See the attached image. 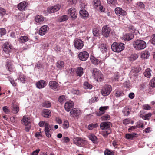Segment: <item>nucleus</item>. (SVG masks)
<instances>
[{
	"label": "nucleus",
	"mask_w": 155,
	"mask_h": 155,
	"mask_svg": "<svg viewBox=\"0 0 155 155\" xmlns=\"http://www.w3.org/2000/svg\"><path fill=\"white\" fill-rule=\"evenodd\" d=\"M141 57L142 59H146L149 58L150 53L148 51L145 50L141 53Z\"/></svg>",
	"instance_id": "nucleus-23"
},
{
	"label": "nucleus",
	"mask_w": 155,
	"mask_h": 155,
	"mask_svg": "<svg viewBox=\"0 0 155 155\" xmlns=\"http://www.w3.org/2000/svg\"><path fill=\"white\" fill-rule=\"evenodd\" d=\"M137 135L136 133H132L130 134H127L126 135V137L127 139L132 140L134 137H137Z\"/></svg>",
	"instance_id": "nucleus-34"
},
{
	"label": "nucleus",
	"mask_w": 155,
	"mask_h": 155,
	"mask_svg": "<svg viewBox=\"0 0 155 155\" xmlns=\"http://www.w3.org/2000/svg\"><path fill=\"white\" fill-rule=\"evenodd\" d=\"M150 85L152 87H155V78H153L151 80L150 83Z\"/></svg>",
	"instance_id": "nucleus-58"
},
{
	"label": "nucleus",
	"mask_w": 155,
	"mask_h": 155,
	"mask_svg": "<svg viewBox=\"0 0 155 155\" xmlns=\"http://www.w3.org/2000/svg\"><path fill=\"white\" fill-rule=\"evenodd\" d=\"M152 71L150 68L147 69L144 72V76L147 78H150L151 76Z\"/></svg>",
	"instance_id": "nucleus-28"
},
{
	"label": "nucleus",
	"mask_w": 155,
	"mask_h": 155,
	"mask_svg": "<svg viewBox=\"0 0 155 155\" xmlns=\"http://www.w3.org/2000/svg\"><path fill=\"white\" fill-rule=\"evenodd\" d=\"M105 59V58H104L100 60L94 57H93L91 58V60L92 63L94 65H98L100 64L104 63Z\"/></svg>",
	"instance_id": "nucleus-14"
},
{
	"label": "nucleus",
	"mask_w": 155,
	"mask_h": 155,
	"mask_svg": "<svg viewBox=\"0 0 155 155\" xmlns=\"http://www.w3.org/2000/svg\"><path fill=\"white\" fill-rule=\"evenodd\" d=\"M40 151V149H37L35 150L30 155H38V153Z\"/></svg>",
	"instance_id": "nucleus-63"
},
{
	"label": "nucleus",
	"mask_w": 155,
	"mask_h": 155,
	"mask_svg": "<svg viewBox=\"0 0 155 155\" xmlns=\"http://www.w3.org/2000/svg\"><path fill=\"white\" fill-rule=\"evenodd\" d=\"M134 37V35L130 33L124 34L123 37V39L125 41H129L132 39Z\"/></svg>",
	"instance_id": "nucleus-26"
},
{
	"label": "nucleus",
	"mask_w": 155,
	"mask_h": 155,
	"mask_svg": "<svg viewBox=\"0 0 155 155\" xmlns=\"http://www.w3.org/2000/svg\"><path fill=\"white\" fill-rule=\"evenodd\" d=\"M18 79L22 83H25L26 81V77L23 74H21L18 76Z\"/></svg>",
	"instance_id": "nucleus-37"
},
{
	"label": "nucleus",
	"mask_w": 155,
	"mask_h": 155,
	"mask_svg": "<svg viewBox=\"0 0 155 155\" xmlns=\"http://www.w3.org/2000/svg\"><path fill=\"white\" fill-rule=\"evenodd\" d=\"M42 106L43 107L48 108L50 107L51 106V103L48 101H45L42 103Z\"/></svg>",
	"instance_id": "nucleus-38"
},
{
	"label": "nucleus",
	"mask_w": 155,
	"mask_h": 155,
	"mask_svg": "<svg viewBox=\"0 0 155 155\" xmlns=\"http://www.w3.org/2000/svg\"><path fill=\"white\" fill-rule=\"evenodd\" d=\"M111 30L108 25H104L102 28V34L104 37L107 38L109 36Z\"/></svg>",
	"instance_id": "nucleus-5"
},
{
	"label": "nucleus",
	"mask_w": 155,
	"mask_h": 155,
	"mask_svg": "<svg viewBox=\"0 0 155 155\" xmlns=\"http://www.w3.org/2000/svg\"><path fill=\"white\" fill-rule=\"evenodd\" d=\"M143 109L147 110H150L151 108V107L148 104L143 105Z\"/></svg>",
	"instance_id": "nucleus-60"
},
{
	"label": "nucleus",
	"mask_w": 155,
	"mask_h": 155,
	"mask_svg": "<svg viewBox=\"0 0 155 155\" xmlns=\"http://www.w3.org/2000/svg\"><path fill=\"white\" fill-rule=\"evenodd\" d=\"M49 85L50 87L52 89H56L58 86V83L54 81H51L49 82Z\"/></svg>",
	"instance_id": "nucleus-27"
},
{
	"label": "nucleus",
	"mask_w": 155,
	"mask_h": 155,
	"mask_svg": "<svg viewBox=\"0 0 155 155\" xmlns=\"http://www.w3.org/2000/svg\"><path fill=\"white\" fill-rule=\"evenodd\" d=\"M77 0H67L68 5H74L76 3Z\"/></svg>",
	"instance_id": "nucleus-56"
},
{
	"label": "nucleus",
	"mask_w": 155,
	"mask_h": 155,
	"mask_svg": "<svg viewBox=\"0 0 155 155\" xmlns=\"http://www.w3.org/2000/svg\"><path fill=\"white\" fill-rule=\"evenodd\" d=\"M76 72L77 76L81 77L84 73L83 68L81 67L78 68L76 70Z\"/></svg>",
	"instance_id": "nucleus-29"
},
{
	"label": "nucleus",
	"mask_w": 155,
	"mask_h": 155,
	"mask_svg": "<svg viewBox=\"0 0 155 155\" xmlns=\"http://www.w3.org/2000/svg\"><path fill=\"white\" fill-rule=\"evenodd\" d=\"M112 125L111 123L109 122H105L101 123L100 125L101 129H106L110 128Z\"/></svg>",
	"instance_id": "nucleus-17"
},
{
	"label": "nucleus",
	"mask_w": 155,
	"mask_h": 155,
	"mask_svg": "<svg viewBox=\"0 0 155 155\" xmlns=\"http://www.w3.org/2000/svg\"><path fill=\"white\" fill-rule=\"evenodd\" d=\"M35 21L37 23L41 24L44 21V19L41 15H38L35 17Z\"/></svg>",
	"instance_id": "nucleus-31"
},
{
	"label": "nucleus",
	"mask_w": 155,
	"mask_h": 155,
	"mask_svg": "<svg viewBox=\"0 0 155 155\" xmlns=\"http://www.w3.org/2000/svg\"><path fill=\"white\" fill-rule=\"evenodd\" d=\"M68 14L74 19L76 18L77 16L75 9L73 8H71L68 10Z\"/></svg>",
	"instance_id": "nucleus-15"
},
{
	"label": "nucleus",
	"mask_w": 155,
	"mask_h": 155,
	"mask_svg": "<svg viewBox=\"0 0 155 155\" xmlns=\"http://www.w3.org/2000/svg\"><path fill=\"white\" fill-rule=\"evenodd\" d=\"M42 116L45 118H49L51 116V113L48 109H44L42 112Z\"/></svg>",
	"instance_id": "nucleus-24"
},
{
	"label": "nucleus",
	"mask_w": 155,
	"mask_h": 155,
	"mask_svg": "<svg viewBox=\"0 0 155 155\" xmlns=\"http://www.w3.org/2000/svg\"><path fill=\"white\" fill-rule=\"evenodd\" d=\"M152 114L151 113H149L146 114L145 115H143L141 116V117L143 119L147 120L149 119V118L151 116Z\"/></svg>",
	"instance_id": "nucleus-45"
},
{
	"label": "nucleus",
	"mask_w": 155,
	"mask_h": 155,
	"mask_svg": "<svg viewBox=\"0 0 155 155\" xmlns=\"http://www.w3.org/2000/svg\"><path fill=\"white\" fill-rule=\"evenodd\" d=\"M3 111L6 114H8L10 112L9 110L8 109V107L5 106L3 107Z\"/></svg>",
	"instance_id": "nucleus-61"
},
{
	"label": "nucleus",
	"mask_w": 155,
	"mask_h": 155,
	"mask_svg": "<svg viewBox=\"0 0 155 155\" xmlns=\"http://www.w3.org/2000/svg\"><path fill=\"white\" fill-rule=\"evenodd\" d=\"M61 7L60 5L59 4L51 7L48 9V11L49 13H53L58 11Z\"/></svg>",
	"instance_id": "nucleus-16"
},
{
	"label": "nucleus",
	"mask_w": 155,
	"mask_h": 155,
	"mask_svg": "<svg viewBox=\"0 0 155 155\" xmlns=\"http://www.w3.org/2000/svg\"><path fill=\"white\" fill-rule=\"evenodd\" d=\"M80 114V110L77 108L73 109L70 112V116L74 118H78Z\"/></svg>",
	"instance_id": "nucleus-8"
},
{
	"label": "nucleus",
	"mask_w": 155,
	"mask_h": 155,
	"mask_svg": "<svg viewBox=\"0 0 155 155\" xmlns=\"http://www.w3.org/2000/svg\"><path fill=\"white\" fill-rule=\"evenodd\" d=\"M98 101V98L95 97H92L91 99L89 100V102L90 104H91L93 102H94L97 101Z\"/></svg>",
	"instance_id": "nucleus-59"
},
{
	"label": "nucleus",
	"mask_w": 155,
	"mask_h": 155,
	"mask_svg": "<svg viewBox=\"0 0 155 155\" xmlns=\"http://www.w3.org/2000/svg\"><path fill=\"white\" fill-rule=\"evenodd\" d=\"M6 67L8 69L10 72H12L13 71V64L12 61H7Z\"/></svg>",
	"instance_id": "nucleus-30"
},
{
	"label": "nucleus",
	"mask_w": 155,
	"mask_h": 155,
	"mask_svg": "<svg viewBox=\"0 0 155 155\" xmlns=\"http://www.w3.org/2000/svg\"><path fill=\"white\" fill-rule=\"evenodd\" d=\"M21 122V123L26 126L30 125L31 120L30 118L26 116L23 117Z\"/></svg>",
	"instance_id": "nucleus-19"
},
{
	"label": "nucleus",
	"mask_w": 155,
	"mask_h": 155,
	"mask_svg": "<svg viewBox=\"0 0 155 155\" xmlns=\"http://www.w3.org/2000/svg\"><path fill=\"white\" fill-rule=\"evenodd\" d=\"M53 128V125H50L49 124L46 122L45 124L44 131L46 136L48 137H50L51 136V130Z\"/></svg>",
	"instance_id": "nucleus-7"
},
{
	"label": "nucleus",
	"mask_w": 155,
	"mask_h": 155,
	"mask_svg": "<svg viewBox=\"0 0 155 155\" xmlns=\"http://www.w3.org/2000/svg\"><path fill=\"white\" fill-rule=\"evenodd\" d=\"M74 143L77 146L80 147L83 146L86 143V141L83 139L79 137H74L73 139Z\"/></svg>",
	"instance_id": "nucleus-4"
},
{
	"label": "nucleus",
	"mask_w": 155,
	"mask_h": 155,
	"mask_svg": "<svg viewBox=\"0 0 155 155\" xmlns=\"http://www.w3.org/2000/svg\"><path fill=\"white\" fill-rule=\"evenodd\" d=\"M48 30V27L47 25L42 26L40 28L39 34L40 35H43L45 34Z\"/></svg>",
	"instance_id": "nucleus-18"
},
{
	"label": "nucleus",
	"mask_w": 155,
	"mask_h": 155,
	"mask_svg": "<svg viewBox=\"0 0 155 155\" xmlns=\"http://www.w3.org/2000/svg\"><path fill=\"white\" fill-rule=\"evenodd\" d=\"M6 33V29L3 28H0V35L1 36L5 35Z\"/></svg>",
	"instance_id": "nucleus-55"
},
{
	"label": "nucleus",
	"mask_w": 155,
	"mask_h": 155,
	"mask_svg": "<svg viewBox=\"0 0 155 155\" xmlns=\"http://www.w3.org/2000/svg\"><path fill=\"white\" fill-rule=\"evenodd\" d=\"M70 140V139L68 137H64L62 138L61 141L63 143H67L69 142Z\"/></svg>",
	"instance_id": "nucleus-54"
},
{
	"label": "nucleus",
	"mask_w": 155,
	"mask_h": 155,
	"mask_svg": "<svg viewBox=\"0 0 155 155\" xmlns=\"http://www.w3.org/2000/svg\"><path fill=\"white\" fill-rule=\"evenodd\" d=\"M65 97L64 95H62L60 96L59 98V101L60 103L62 102L64 100Z\"/></svg>",
	"instance_id": "nucleus-62"
},
{
	"label": "nucleus",
	"mask_w": 155,
	"mask_h": 155,
	"mask_svg": "<svg viewBox=\"0 0 155 155\" xmlns=\"http://www.w3.org/2000/svg\"><path fill=\"white\" fill-rule=\"evenodd\" d=\"M124 45L122 43L114 42L111 45V48L113 51L119 52L124 48Z\"/></svg>",
	"instance_id": "nucleus-2"
},
{
	"label": "nucleus",
	"mask_w": 155,
	"mask_h": 155,
	"mask_svg": "<svg viewBox=\"0 0 155 155\" xmlns=\"http://www.w3.org/2000/svg\"><path fill=\"white\" fill-rule=\"evenodd\" d=\"M111 133V131L109 130L107 131L104 130L102 133V135L104 137H106Z\"/></svg>",
	"instance_id": "nucleus-50"
},
{
	"label": "nucleus",
	"mask_w": 155,
	"mask_h": 155,
	"mask_svg": "<svg viewBox=\"0 0 155 155\" xmlns=\"http://www.w3.org/2000/svg\"><path fill=\"white\" fill-rule=\"evenodd\" d=\"M5 15H7L6 13V11L5 9L0 7V15L3 16Z\"/></svg>",
	"instance_id": "nucleus-48"
},
{
	"label": "nucleus",
	"mask_w": 155,
	"mask_h": 155,
	"mask_svg": "<svg viewBox=\"0 0 155 155\" xmlns=\"http://www.w3.org/2000/svg\"><path fill=\"white\" fill-rule=\"evenodd\" d=\"M111 91V86L110 85H107L102 89L101 91V94L103 96H106L110 94Z\"/></svg>",
	"instance_id": "nucleus-6"
},
{
	"label": "nucleus",
	"mask_w": 155,
	"mask_h": 155,
	"mask_svg": "<svg viewBox=\"0 0 155 155\" xmlns=\"http://www.w3.org/2000/svg\"><path fill=\"white\" fill-rule=\"evenodd\" d=\"M64 62L62 61H59L56 63L57 67L60 69H61L64 67Z\"/></svg>",
	"instance_id": "nucleus-35"
},
{
	"label": "nucleus",
	"mask_w": 155,
	"mask_h": 155,
	"mask_svg": "<svg viewBox=\"0 0 155 155\" xmlns=\"http://www.w3.org/2000/svg\"><path fill=\"white\" fill-rule=\"evenodd\" d=\"M89 56V54L86 51L80 52L78 55L79 59L82 61L86 60L88 58Z\"/></svg>",
	"instance_id": "nucleus-12"
},
{
	"label": "nucleus",
	"mask_w": 155,
	"mask_h": 155,
	"mask_svg": "<svg viewBox=\"0 0 155 155\" xmlns=\"http://www.w3.org/2000/svg\"><path fill=\"white\" fill-rule=\"evenodd\" d=\"M74 103L71 101H69L65 103L64 107L65 110L67 112L71 111L73 109Z\"/></svg>",
	"instance_id": "nucleus-10"
},
{
	"label": "nucleus",
	"mask_w": 155,
	"mask_h": 155,
	"mask_svg": "<svg viewBox=\"0 0 155 155\" xmlns=\"http://www.w3.org/2000/svg\"><path fill=\"white\" fill-rule=\"evenodd\" d=\"M117 0H107V2L110 5H114L117 4Z\"/></svg>",
	"instance_id": "nucleus-53"
},
{
	"label": "nucleus",
	"mask_w": 155,
	"mask_h": 155,
	"mask_svg": "<svg viewBox=\"0 0 155 155\" xmlns=\"http://www.w3.org/2000/svg\"><path fill=\"white\" fill-rule=\"evenodd\" d=\"M69 127V124L67 120L64 121L63 124V127L64 129H67Z\"/></svg>",
	"instance_id": "nucleus-51"
},
{
	"label": "nucleus",
	"mask_w": 155,
	"mask_h": 155,
	"mask_svg": "<svg viewBox=\"0 0 155 155\" xmlns=\"http://www.w3.org/2000/svg\"><path fill=\"white\" fill-rule=\"evenodd\" d=\"M12 111L14 113H17L19 111V107L16 105L14 104L13 106Z\"/></svg>",
	"instance_id": "nucleus-41"
},
{
	"label": "nucleus",
	"mask_w": 155,
	"mask_h": 155,
	"mask_svg": "<svg viewBox=\"0 0 155 155\" xmlns=\"http://www.w3.org/2000/svg\"><path fill=\"white\" fill-rule=\"evenodd\" d=\"M124 94L122 91H116L115 93V95L117 97H119L123 96Z\"/></svg>",
	"instance_id": "nucleus-49"
},
{
	"label": "nucleus",
	"mask_w": 155,
	"mask_h": 155,
	"mask_svg": "<svg viewBox=\"0 0 155 155\" xmlns=\"http://www.w3.org/2000/svg\"><path fill=\"white\" fill-rule=\"evenodd\" d=\"M138 55L136 54H134L131 55L129 58V59L130 61H132L137 59L138 58Z\"/></svg>",
	"instance_id": "nucleus-47"
},
{
	"label": "nucleus",
	"mask_w": 155,
	"mask_h": 155,
	"mask_svg": "<svg viewBox=\"0 0 155 155\" xmlns=\"http://www.w3.org/2000/svg\"><path fill=\"white\" fill-rule=\"evenodd\" d=\"M93 5L94 7L96 8L101 5V3L99 0H93Z\"/></svg>",
	"instance_id": "nucleus-40"
},
{
	"label": "nucleus",
	"mask_w": 155,
	"mask_h": 155,
	"mask_svg": "<svg viewBox=\"0 0 155 155\" xmlns=\"http://www.w3.org/2000/svg\"><path fill=\"white\" fill-rule=\"evenodd\" d=\"M101 51L102 53H104L106 51L107 49V48L105 45L104 44L101 45Z\"/></svg>",
	"instance_id": "nucleus-57"
},
{
	"label": "nucleus",
	"mask_w": 155,
	"mask_h": 155,
	"mask_svg": "<svg viewBox=\"0 0 155 155\" xmlns=\"http://www.w3.org/2000/svg\"><path fill=\"white\" fill-rule=\"evenodd\" d=\"M131 110L130 109L127 107H126L123 109L122 111L124 116H127L130 114Z\"/></svg>",
	"instance_id": "nucleus-32"
},
{
	"label": "nucleus",
	"mask_w": 155,
	"mask_h": 155,
	"mask_svg": "<svg viewBox=\"0 0 155 155\" xmlns=\"http://www.w3.org/2000/svg\"><path fill=\"white\" fill-rule=\"evenodd\" d=\"M79 14L81 17L84 19L86 18L89 15L88 12L84 9L80 10Z\"/></svg>",
	"instance_id": "nucleus-25"
},
{
	"label": "nucleus",
	"mask_w": 155,
	"mask_h": 155,
	"mask_svg": "<svg viewBox=\"0 0 155 155\" xmlns=\"http://www.w3.org/2000/svg\"><path fill=\"white\" fill-rule=\"evenodd\" d=\"M89 139L94 143H96L97 142V138L96 136L94 134H91L88 136Z\"/></svg>",
	"instance_id": "nucleus-36"
},
{
	"label": "nucleus",
	"mask_w": 155,
	"mask_h": 155,
	"mask_svg": "<svg viewBox=\"0 0 155 155\" xmlns=\"http://www.w3.org/2000/svg\"><path fill=\"white\" fill-rule=\"evenodd\" d=\"M28 2L25 1L21 2L17 5V7L18 9L21 11L25 10L28 6Z\"/></svg>",
	"instance_id": "nucleus-9"
},
{
	"label": "nucleus",
	"mask_w": 155,
	"mask_h": 155,
	"mask_svg": "<svg viewBox=\"0 0 155 155\" xmlns=\"http://www.w3.org/2000/svg\"><path fill=\"white\" fill-rule=\"evenodd\" d=\"M3 48L4 51L7 54L8 53L11 49L10 44L8 42H6L4 43Z\"/></svg>",
	"instance_id": "nucleus-22"
},
{
	"label": "nucleus",
	"mask_w": 155,
	"mask_h": 155,
	"mask_svg": "<svg viewBox=\"0 0 155 155\" xmlns=\"http://www.w3.org/2000/svg\"><path fill=\"white\" fill-rule=\"evenodd\" d=\"M28 38L27 36H21L18 39V41L20 43H24L28 41Z\"/></svg>",
	"instance_id": "nucleus-33"
},
{
	"label": "nucleus",
	"mask_w": 155,
	"mask_h": 155,
	"mask_svg": "<svg viewBox=\"0 0 155 155\" xmlns=\"http://www.w3.org/2000/svg\"><path fill=\"white\" fill-rule=\"evenodd\" d=\"M133 45L134 48L139 51L144 49L146 47V43L143 40L137 39L133 41Z\"/></svg>",
	"instance_id": "nucleus-1"
},
{
	"label": "nucleus",
	"mask_w": 155,
	"mask_h": 155,
	"mask_svg": "<svg viewBox=\"0 0 155 155\" xmlns=\"http://www.w3.org/2000/svg\"><path fill=\"white\" fill-rule=\"evenodd\" d=\"M92 76L95 80L97 81H101L103 79V75L99 70L96 68H93L92 69Z\"/></svg>",
	"instance_id": "nucleus-3"
},
{
	"label": "nucleus",
	"mask_w": 155,
	"mask_h": 155,
	"mask_svg": "<svg viewBox=\"0 0 155 155\" xmlns=\"http://www.w3.org/2000/svg\"><path fill=\"white\" fill-rule=\"evenodd\" d=\"M93 33L94 36H98L99 34V30L98 28H94L93 30Z\"/></svg>",
	"instance_id": "nucleus-46"
},
{
	"label": "nucleus",
	"mask_w": 155,
	"mask_h": 155,
	"mask_svg": "<svg viewBox=\"0 0 155 155\" xmlns=\"http://www.w3.org/2000/svg\"><path fill=\"white\" fill-rule=\"evenodd\" d=\"M74 45L75 47L78 49H82L84 46L83 41L80 39H76L74 40Z\"/></svg>",
	"instance_id": "nucleus-11"
},
{
	"label": "nucleus",
	"mask_w": 155,
	"mask_h": 155,
	"mask_svg": "<svg viewBox=\"0 0 155 155\" xmlns=\"http://www.w3.org/2000/svg\"><path fill=\"white\" fill-rule=\"evenodd\" d=\"M68 17L66 15H64L60 17L59 21L60 22L64 21L67 20Z\"/></svg>",
	"instance_id": "nucleus-44"
},
{
	"label": "nucleus",
	"mask_w": 155,
	"mask_h": 155,
	"mask_svg": "<svg viewBox=\"0 0 155 155\" xmlns=\"http://www.w3.org/2000/svg\"><path fill=\"white\" fill-rule=\"evenodd\" d=\"M151 42L153 44H155V34H153L152 36V39L151 40Z\"/></svg>",
	"instance_id": "nucleus-64"
},
{
	"label": "nucleus",
	"mask_w": 155,
	"mask_h": 155,
	"mask_svg": "<svg viewBox=\"0 0 155 155\" xmlns=\"http://www.w3.org/2000/svg\"><path fill=\"white\" fill-rule=\"evenodd\" d=\"M46 84H47L46 82L42 80L39 81L36 84L37 87L39 89L44 88L46 85Z\"/></svg>",
	"instance_id": "nucleus-20"
},
{
	"label": "nucleus",
	"mask_w": 155,
	"mask_h": 155,
	"mask_svg": "<svg viewBox=\"0 0 155 155\" xmlns=\"http://www.w3.org/2000/svg\"><path fill=\"white\" fill-rule=\"evenodd\" d=\"M141 68L140 67H137L132 69L131 71V72H132L136 74L139 73L141 71Z\"/></svg>",
	"instance_id": "nucleus-42"
},
{
	"label": "nucleus",
	"mask_w": 155,
	"mask_h": 155,
	"mask_svg": "<svg viewBox=\"0 0 155 155\" xmlns=\"http://www.w3.org/2000/svg\"><path fill=\"white\" fill-rule=\"evenodd\" d=\"M110 119V117L109 115L106 114H105L101 117V120L102 121L108 120Z\"/></svg>",
	"instance_id": "nucleus-43"
},
{
	"label": "nucleus",
	"mask_w": 155,
	"mask_h": 155,
	"mask_svg": "<svg viewBox=\"0 0 155 155\" xmlns=\"http://www.w3.org/2000/svg\"><path fill=\"white\" fill-rule=\"evenodd\" d=\"M115 13L118 16H126V12L125 11L123 10L122 8L117 7L115 8Z\"/></svg>",
	"instance_id": "nucleus-13"
},
{
	"label": "nucleus",
	"mask_w": 155,
	"mask_h": 155,
	"mask_svg": "<svg viewBox=\"0 0 155 155\" xmlns=\"http://www.w3.org/2000/svg\"><path fill=\"white\" fill-rule=\"evenodd\" d=\"M137 6L139 8H143L145 7L143 3L141 2H138L137 3Z\"/></svg>",
	"instance_id": "nucleus-52"
},
{
	"label": "nucleus",
	"mask_w": 155,
	"mask_h": 155,
	"mask_svg": "<svg viewBox=\"0 0 155 155\" xmlns=\"http://www.w3.org/2000/svg\"><path fill=\"white\" fill-rule=\"evenodd\" d=\"M92 87V86L87 82H85L84 83V88L85 89H91Z\"/></svg>",
	"instance_id": "nucleus-39"
},
{
	"label": "nucleus",
	"mask_w": 155,
	"mask_h": 155,
	"mask_svg": "<svg viewBox=\"0 0 155 155\" xmlns=\"http://www.w3.org/2000/svg\"><path fill=\"white\" fill-rule=\"evenodd\" d=\"M108 106H103L101 107L99 109V111L97 112L96 113V115L98 116H100L104 114L105 111L108 109Z\"/></svg>",
	"instance_id": "nucleus-21"
}]
</instances>
